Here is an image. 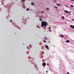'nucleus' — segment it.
Instances as JSON below:
<instances>
[{"instance_id":"nucleus-1","label":"nucleus","mask_w":74,"mask_h":74,"mask_svg":"<svg viewBox=\"0 0 74 74\" xmlns=\"http://www.w3.org/2000/svg\"><path fill=\"white\" fill-rule=\"evenodd\" d=\"M48 25V24L45 21H42L41 23V26L42 27H44V26L45 27H47V26Z\"/></svg>"},{"instance_id":"nucleus-2","label":"nucleus","mask_w":74,"mask_h":74,"mask_svg":"<svg viewBox=\"0 0 74 74\" xmlns=\"http://www.w3.org/2000/svg\"><path fill=\"white\" fill-rule=\"evenodd\" d=\"M25 0H21V2L23 3V8L25 9L26 8V7H25V4H24V3H25Z\"/></svg>"},{"instance_id":"nucleus-3","label":"nucleus","mask_w":74,"mask_h":74,"mask_svg":"<svg viewBox=\"0 0 74 74\" xmlns=\"http://www.w3.org/2000/svg\"><path fill=\"white\" fill-rule=\"evenodd\" d=\"M12 24L13 25H14V26H15V27H17V29H19L20 30L21 29V28H20L17 25H16V24L14 23H12Z\"/></svg>"},{"instance_id":"nucleus-4","label":"nucleus","mask_w":74,"mask_h":74,"mask_svg":"<svg viewBox=\"0 0 74 74\" xmlns=\"http://www.w3.org/2000/svg\"><path fill=\"white\" fill-rule=\"evenodd\" d=\"M10 6H9L7 7V11L8 12H10Z\"/></svg>"},{"instance_id":"nucleus-5","label":"nucleus","mask_w":74,"mask_h":74,"mask_svg":"<svg viewBox=\"0 0 74 74\" xmlns=\"http://www.w3.org/2000/svg\"><path fill=\"white\" fill-rule=\"evenodd\" d=\"M45 47L46 48H47V49H48L49 50V47H48V46L47 45H45Z\"/></svg>"},{"instance_id":"nucleus-6","label":"nucleus","mask_w":74,"mask_h":74,"mask_svg":"<svg viewBox=\"0 0 74 74\" xmlns=\"http://www.w3.org/2000/svg\"><path fill=\"white\" fill-rule=\"evenodd\" d=\"M42 65L43 66H46V63L45 62H43L42 64Z\"/></svg>"},{"instance_id":"nucleus-7","label":"nucleus","mask_w":74,"mask_h":74,"mask_svg":"<svg viewBox=\"0 0 74 74\" xmlns=\"http://www.w3.org/2000/svg\"><path fill=\"white\" fill-rule=\"evenodd\" d=\"M71 27V28H72V29H74V26L72 25H71L70 26Z\"/></svg>"},{"instance_id":"nucleus-8","label":"nucleus","mask_w":74,"mask_h":74,"mask_svg":"<svg viewBox=\"0 0 74 74\" xmlns=\"http://www.w3.org/2000/svg\"><path fill=\"white\" fill-rule=\"evenodd\" d=\"M66 42H67V43L70 42V40H67L66 41H65Z\"/></svg>"},{"instance_id":"nucleus-9","label":"nucleus","mask_w":74,"mask_h":74,"mask_svg":"<svg viewBox=\"0 0 74 74\" xmlns=\"http://www.w3.org/2000/svg\"><path fill=\"white\" fill-rule=\"evenodd\" d=\"M26 23V20H25V21H24V24L25 25Z\"/></svg>"},{"instance_id":"nucleus-10","label":"nucleus","mask_w":74,"mask_h":74,"mask_svg":"<svg viewBox=\"0 0 74 74\" xmlns=\"http://www.w3.org/2000/svg\"><path fill=\"white\" fill-rule=\"evenodd\" d=\"M64 12H66V13H69V12L67 10H64Z\"/></svg>"},{"instance_id":"nucleus-11","label":"nucleus","mask_w":74,"mask_h":74,"mask_svg":"<svg viewBox=\"0 0 74 74\" xmlns=\"http://www.w3.org/2000/svg\"><path fill=\"white\" fill-rule=\"evenodd\" d=\"M31 4L32 5H34V2H32L31 3Z\"/></svg>"},{"instance_id":"nucleus-12","label":"nucleus","mask_w":74,"mask_h":74,"mask_svg":"<svg viewBox=\"0 0 74 74\" xmlns=\"http://www.w3.org/2000/svg\"><path fill=\"white\" fill-rule=\"evenodd\" d=\"M61 19H62V20L64 19V16H62L61 17Z\"/></svg>"},{"instance_id":"nucleus-13","label":"nucleus","mask_w":74,"mask_h":74,"mask_svg":"<svg viewBox=\"0 0 74 74\" xmlns=\"http://www.w3.org/2000/svg\"><path fill=\"white\" fill-rule=\"evenodd\" d=\"M51 28L50 27H49V32H51Z\"/></svg>"},{"instance_id":"nucleus-14","label":"nucleus","mask_w":74,"mask_h":74,"mask_svg":"<svg viewBox=\"0 0 74 74\" xmlns=\"http://www.w3.org/2000/svg\"><path fill=\"white\" fill-rule=\"evenodd\" d=\"M60 37H61V38H63V37H64V36L63 35H60Z\"/></svg>"},{"instance_id":"nucleus-15","label":"nucleus","mask_w":74,"mask_h":74,"mask_svg":"<svg viewBox=\"0 0 74 74\" xmlns=\"http://www.w3.org/2000/svg\"><path fill=\"white\" fill-rule=\"evenodd\" d=\"M56 5H58V6H60V4L58 3H56Z\"/></svg>"},{"instance_id":"nucleus-16","label":"nucleus","mask_w":74,"mask_h":74,"mask_svg":"<svg viewBox=\"0 0 74 74\" xmlns=\"http://www.w3.org/2000/svg\"><path fill=\"white\" fill-rule=\"evenodd\" d=\"M39 20L40 21H42V19L41 18H40Z\"/></svg>"},{"instance_id":"nucleus-17","label":"nucleus","mask_w":74,"mask_h":74,"mask_svg":"<svg viewBox=\"0 0 74 74\" xmlns=\"http://www.w3.org/2000/svg\"><path fill=\"white\" fill-rule=\"evenodd\" d=\"M54 8H56V10H58V7L56 6H54Z\"/></svg>"},{"instance_id":"nucleus-18","label":"nucleus","mask_w":74,"mask_h":74,"mask_svg":"<svg viewBox=\"0 0 74 74\" xmlns=\"http://www.w3.org/2000/svg\"><path fill=\"white\" fill-rule=\"evenodd\" d=\"M44 39L45 40H47V38L45 37L44 38Z\"/></svg>"},{"instance_id":"nucleus-19","label":"nucleus","mask_w":74,"mask_h":74,"mask_svg":"<svg viewBox=\"0 0 74 74\" xmlns=\"http://www.w3.org/2000/svg\"><path fill=\"white\" fill-rule=\"evenodd\" d=\"M4 4V3L3 2H1V4L2 5H3V4Z\"/></svg>"},{"instance_id":"nucleus-20","label":"nucleus","mask_w":74,"mask_h":74,"mask_svg":"<svg viewBox=\"0 0 74 74\" xmlns=\"http://www.w3.org/2000/svg\"><path fill=\"white\" fill-rule=\"evenodd\" d=\"M42 49H44V47L43 46H42Z\"/></svg>"},{"instance_id":"nucleus-21","label":"nucleus","mask_w":74,"mask_h":74,"mask_svg":"<svg viewBox=\"0 0 74 74\" xmlns=\"http://www.w3.org/2000/svg\"><path fill=\"white\" fill-rule=\"evenodd\" d=\"M39 18H40V19H41V18H42V17L41 16H40Z\"/></svg>"},{"instance_id":"nucleus-22","label":"nucleus","mask_w":74,"mask_h":74,"mask_svg":"<svg viewBox=\"0 0 74 74\" xmlns=\"http://www.w3.org/2000/svg\"><path fill=\"white\" fill-rule=\"evenodd\" d=\"M7 7V5H5L4 6V7L5 8H6V7Z\"/></svg>"},{"instance_id":"nucleus-23","label":"nucleus","mask_w":74,"mask_h":74,"mask_svg":"<svg viewBox=\"0 0 74 74\" xmlns=\"http://www.w3.org/2000/svg\"><path fill=\"white\" fill-rule=\"evenodd\" d=\"M26 10H27V11H29V9H28V8H27Z\"/></svg>"},{"instance_id":"nucleus-24","label":"nucleus","mask_w":74,"mask_h":74,"mask_svg":"<svg viewBox=\"0 0 74 74\" xmlns=\"http://www.w3.org/2000/svg\"><path fill=\"white\" fill-rule=\"evenodd\" d=\"M27 48L28 49H29V46L27 47Z\"/></svg>"},{"instance_id":"nucleus-25","label":"nucleus","mask_w":74,"mask_h":74,"mask_svg":"<svg viewBox=\"0 0 74 74\" xmlns=\"http://www.w3.org/2000/svg\"><path fill=\"white\" fill-rule=\"evenodd\" d=\"M71 7H73V5H71Z\"/></svg>"},{"instance_id":"nucleus-26","label":"nucleus","mask_w":74,"mask_h":74,"mask_svg":"<svg viewBox=\"0 0 74 74\" xmlns=\"http://www.w3.org/2000/svg\"><path fill=\"white\" fill-rule=\"evenodd\" d=\"M43 41L44 42H47L45 40H43Z\"/></svg>"},{"instance_id":"nucleus-27","label":"nucleus","mask_w":74,"mask_h":74,"mask_svg":"<svg viewBox=\"0 0 74 74\" xmlns=\"http://www.w3.org/2000/svg\"><path fill=\"white\" fill-rule=\"evenodd\" d=\"M37 65H34V66H35V68H36V66Z\"/></svg>"},{"instance_id":"nucleus-28","label":"nucleus","mask_w":74,"mask_h":74,"mask_svg":"<svg viewBox=\"0 0 74 74\" xmlns=\"http://www.w3.org/2000/svg\"><path fill=\"white\" fill-rule=\"evenodd\" d=\"M42 14H43V13H44V11H42Z\"/></svg>"},{"instance_id":"nucleus-29","label":"nucleus","mask_w":74,"mask_h":74,"mask_svg":"<svg viewBox=\"0 0 74 74\" xmlns=\"http://www.w3.org/2000/svg\"><path fill=\"white\" fill-rule=\"evenodd\" d=\"M47 10H49V8H47Z\"/></svg>"},{"instance_id":"nucleus-30","label":"nucleus","mask_w":74,"mask_h":74,"mask_svg":"<svg viewBox=\"0 0 74 74\" xmlns=\"http://www.w3.org/2000/svg\"><path fill=\"white\" fill-rule=\"evenodd\" d=\"M67 74H70V73H69V72H67Z\"/></svg>"},{"instance_id":"nucleus-31","label":"nucleus","mask_w":74,"mask_h":74,"mask_svg":"<svg viewBox=\"0 0 74 74\" xmlns=\"http://www.w3.org/2000/svg\"><path fill=\"white\" fill-rule=\"evenodd\" d=\"M69 13V14L71 13V12L70 11H69V12H68Z\"/></svg>"},{"instance_id":"nucleus-32","label":"nucleus","mask_w":74,"mask_h":74,"mask_svg":"<svg viewBox=\"0 0 74 74\" xmlns=\"http://www.w3.org/2000/svg\"><path fill=\"white\" fill-rule=\"evenodd\" d=\"M1 9H0V12H1Z\"/></svg>"},{"instance_id":"nucleus-33","label":"nucleus","mask_w":74,"mask_h":74,"mask_svg":"<svg viewBox=\"0 0 74 74\" xmlns=\"http://www.w3.org/2000/svg\"><path fill=\"white\" fill-rule=\"evenodd\" d=\"M8 17H7L6 19H8Z\"/></svg>"},{"instance_id":"nucleus-34","label":"nucleus","mask_w":74,"mask_h":74,"mask_svg":"<svg viewBox=\"0 0 74 74\" xmlns=\"http://www.w3.org/2000/svg\"><path fill=\"white\" fill-rule=\"evenodd\" d=\"M71 1H74V0H70Z\"/></svg>"},{"instance_id":"nucleus-35","label":"nucleus","mask_w":74,"mask_h":74,"mask_svg":"<svg viewBox=\"0 0 74 74\" xmlns=\"http://www.w3.org/2000/svg\"><path fill=\"white\" fill-rule=\"evenodd\" d=\"M10 21V22H12V20H11Z\"/></svg>"},{"instance_id":"nucleus-36","label":"nucleus","mask_w":74,"mask_h":74,"mask_svg":"<svg viewBox=\"0 0 74 74\" xmlns=\"http://www.w3.org/2000/svg\"><path fill=\"white\" fill-rule=\"evenodd\" d=\"M72 21H74V19H72Z\"/></svg>"},{"instance_id":"nucleus-37","label":"nucleus","mask_w":74,"mask_h":74,"mask_svg":"<svg viewBox=\"0 0 74 74\" xmlns=\"http://www.w3.org/2000/svg\"><path fill=\"white\" fill-rule=\"evenodd\" d=\"M66 7H68V6L66 5Z\"/></svg>"},{"instance_id":"nucleus-38","label":"nucleus","mask_w":74,"mask_h":74,"mask_svg":"<svg viewBox=\"0 0 74 74\" xmlns=\"http://www.w3.org/2000/svg\"><path fill=\"white\" fill-rule=\"evenodd\" d=\"M47 73H48V71H47Z\"/></svg>"},{"instance_id":"nucleus-39","label":"nucleus","mask_w":74,"mask_h":74,"mask_svg":"<svg viewBox=\"0 0 74 74\" xmlns=\"http://www.w3.org/2000/svg\"><path fill=\"white\" fill-rule=\"evenodd\" d=\"M55 2H56V1H55Z\"/></svg>"},{"instance_id":"nucleus-40","label":"nucleus","mask_w":74,"mask_h":74,"mask_svg":"<svg viewBox=\"0 0 74 74\" xmlns=\"http://www.w3.org/2000/svg\"><path fill=\"white\" fill-rule=\"evenodd\" d=\"M73 15H74V13H73Z\"/></svg>"},{"instance_id":"nucleus-41","label":"nucleus","mask_w":74,"mask_h":74,"mask_svg":"<svg viewBox=\"0 0 74 74\" xmlns=\"http://www.w3.org/2000/svg\"><path fill=\"white\" fill-rule=\"evenodd\" d=\"M3 1V0L2 1Z\"/></svg>"}]
</instances>
